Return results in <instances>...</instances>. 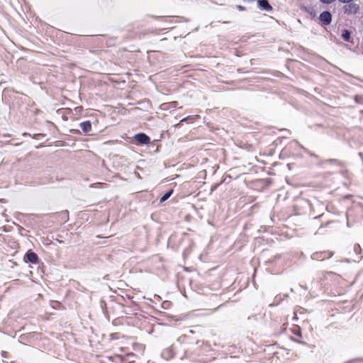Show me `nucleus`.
Listing matches in <instances>:
<instances>
[{"label": "nucleus", "instance_id": "nucleus-1", "mask_svg": "<svg viewBox=\"0 0 363 363\" xmlns=\"http://www.w3.org/2000/svg\"><path fill=\"white\" fill-rule=\"evenodd\" d=\"M342 11L345 15H355L359 13L360 7L358 4L352 1L350 3L345 4L342 7Z\"/></svg>", "mask_w": 363, "mask_h": 363}, {"label": "nucleus", "instance_id": "nucleus-2", "mask_svg": "<svg viewBox=\"0 0 363 363\" xmlns=\"http://www.w3.org/2000/svg\"><path fill=\"white\" fill-rule=\"evenodd\" d=\"M320 23L322 26H328L331 23L333 16L330 11H324L321 12L318 16Z\"/></svg>", "mask_w": 363, "mask_h": 363}, {"label": "nucleus", "instance_id": "nucleus-3", "mask_svg": "<svg viewBox=\"0 0 363 363\" xmlns=\"http://www.w3.org/2000/svg\"><path fill=\"white\" fill-rule=\"evenodd\" d=\"M23 259L26 262H30L32 264H37L39 261L38 255L31 250H28L26 253Z\"/></svg>", "mask_w": 363, "mask_h": 363}, {"label": "nucleus", "instance_id": "nucleus-4", "mask_svg": "<svg viewBox=\"0 0 363 363\" xmlns=\"http://www.w3.org/2000/svg\"><path fill=\"white\" fill-rule=\"evenodd\" d=\"M133 138L140 145H147L150 142V137L144 133H139L135 134Z\"/></svg>", "mask_w": 363, "mask_h": 363}, {"label": "nucleus", "instance_id": "nucleus-5", "mask_svg": "<svg viewBox=\"0 0 363 363\" xmlns=\"http://www.w3.org/2000/svg\"><path fill=\"white\" fill-rule=\"evenodd\" d=\"M332 253L327 251L316 252L312 254L311 258L314 260L322 261L332 256Z\"/></svg>", "mask_w": 363, "mask_h": 363}, {"label": "nucleus", "instance_id": "nucleus-6", "mask_svg": "<svg viewBox=\"0 0 363 363\" xmlns=\"http://www.w3.org/2000/svg\"><path fill=\"white\" fill-rule=\"evenodd\" d=\"M258 7L260 10L271 12L273 10V7L269 3L268 0H257Z\"/></svg>", "mask_w": 363, "mask_h": 363}, {"label": "nucleus", "instance_id": "nucleus-7", "mask_svg": "<svg viewBox=\"0 0 363 363\" xmlns=\"http://www.w3.org/2000/svg\"><path fill=\"white\" fill-rule=\"evenodd\" d=\"M79 127L84 133H88L91 130V123L90 121H85L79 123Z\"/></svg>", "mask_w": 363, "mask_h": 363}, {"label": "nucleus", "instance_id": "nucleus-8", "mask_svg": "<svg viewBox=\"0 0 363 363\" xmlns=\"http://www.w3.org/2000/svg\"><path fill=\"white\" fill-rule=\"evenodd\" d=\"M174 356L172 348H168L164 350L162 353L161 354V357L166 360H168L171 358H172Z\"/></svg>", "mask_w": 363, "mask_h": 363}, {"label": "nucleus", "instance_id": "nucleus-9", "mask_svg": "<svg viewBox=\"0 0 363 363\" xmlns=\"http://www.w3.org/2000/svg\"><path fill=\"white\" fill-rule=\"evenodd\" d=\"M174 189H169L161 197H160V203L164 202L167 201L173 194Z\"/></svg>", "mask_w": 363, "mask_h": 363}, {"label": "nucleus", "instance_id": "nucleus-10", "mask_svg": "<svg viewBox=\"0 0 363 363\" xmlns=\"http://www.w3.org/2000/svg\"><path fill=\"white\" fill-rule=\"evenodd\" d=\"M342 38L345 42L351 41V32L349 30L345 29L342 33Z\"/></svg>", "mask_w": 363, "mask_h": 363}, {"label": "nucleus", "instance_id": "nucleus-11", "mask_svg": "<svg viewBox=\"0 0 363 363\" xmlns=\"http://www.w3.org/2000/svg\"><path fill=\"white\" fill-rule=\"evenodd\" d=\"M177 104V101H173L170 104L163 103V104H160V110H167L169 107L175 108Z\"/></svg>", "mask_w": 363, "mask_h": 363}, {"label": "nucleus", "instance_id": "nucleus-12", "mask_svg": "<svg viewBox=\"0 0 363 363\" xmlns=\"http://www.w3.org/2000/svg\"><path fill=\"white\" fill-rule=\"evenodd\" d=\"M322 164H330L337 166H341L342 162L336 159H328L322 162Z\"/></svg>", "mask_w": 363, "mask_h": 363}, {"label": "nucleus", "instance_id": "nucleus-13", "mask_svg": "<svg viewBox=\"0 0 363 363\" xmlns=\"http://www.w3.org/2000/svg\"><path fill=\"white\" fill-rule=\"evenodd\" d=\"M302 149L304 150L305 152L307 153L308 155H309L311 157H315V158H318V156L317 155H315V153L313 152H311V151H309L308 150L301 147Z\"/></svg>", "mask_w": 363, "mask_h": 363}, {"label": "nucleus", "instance_id": "nucleus-14", "mask_svg": "<svg viewBox=\"0 0 363 363\" xmlns=\"http://www.w3.org/2000/svg\"><path fill=\"white\" fill-rule=\"evenodd\" d=\"M171 303L169 301H164L162 304H161V307L164 308V309H167L169 307Z\"/></svg>", "mask_w": 363, "mask_h": 363}, {"label": "nucleus", "instance_id": "nucleus-15", "mask_svg": "<svg viewBox=\"0 0 363 363\" xmlns=\"http://www.w3.org/2000/svg\"><path fill=\"white\" fill-rule=\"evenodd\" d=\"M294 334L298 337H301V332L300 328H297L296 329L294 330Z\"/></svg>", "mask_w": 363, "mask_h": 363}, {"label": "nucleus", "instance_id": "nucleus-16", "mask_svg": "<svg viewBox=\"0 0 363 363\" xmlns=\"http://www.w3.org/2000/svg\"><path fill=\"white\" fill-rule=\"evenodd\" d=\"M321 3L325 4H330L335 1V0H319Z\"/></svg>", "mask_w": 363, "mask_h": 363}, {"label": "nucleus", "instance_id": "nucleus-17", "mask_svg": "<svg viewBox=\"0 0 363 363\" xmlns=\"http://www.w3.org/2000/svg\"><path fill=\"white\" fill-rule=\"evenodd\" d=\"M354 252H357V253L359 251H360V250H361V247H360L359 245H358V244H355V245H354Z\"/></svg>", "mask_w": 363, "mask_h": 363}, {"label": "nucleus", "instance_id": "nucleus-18", "mask_svg": "<svg viewBox=\"0 0 363 363\" xmlns=\"http://www.w3.org/2000/svg\"><path fill=\"white\" fill-rule=\"evenodd\" d=\"M236 9L240 11H243L246 10V8L245 6H242L241 5H237Z\"/></svg>", "mask_w": 363, "mask_h": 363}, {"label": "nucleus", "instance_id": "nucleus-19", "mask_svg": "<svg viewBox=\"0 0 363 363\" xmlns=\"http://www.w3.org/2000/svg\"><path fill=\"white\" fill-rule=\"evenodd\" d=\"M190 252V250L189 249H186L184 252H183V255L184 257H185L187 255H189Z\"/></svg>", "mask_w": 363, "mask_h": 363}, {"label": "nucleus", "instance_id": "nucleus-20", "mask_svg": "<svg viewBox=\"0 0 363 363\" xmlns=\"http://www.w3.org/2000/svg\"><path fill=\"white\" fill-rule=\"evenodd\" d=\"M338 1L342 3L347 4V3H350V2L353 1L354 0H338Z\"/></svg>", "mask_w": 363, "mask_h": 363}, {"label": "nucleus", "instance_id": "nucleus-21", "mask_svg": "<svg viewBox=\"0 0 363 363\" xmlns=\"http://www.w3.org/2000/svg\"><path fill=\"white\" fill-rule=\"evenodd\" d=\"M189 118H191V116H188V117L184 118H182L180 121H181V122H183V121H186V120H187V119H189Z\"/></svg>", "mask_w": 363, "mask_h": 363}, {"label": "nucleus", "instance_id": "nucleus-22", "mask_svg": "<svg viewBox=\"0 0 363 363\" xmlns=\"http://www.w3.org/2000/svg\"><path fill=\"white\" fill-rule=\"evenodd\" d=\"M355 101L357 102V103H359V97L357 96H355Z\"/></svg>", "mask_w": 363, "mask_h": 363}, {"label": "nucleus", "instance_id": "nucleus-23", "mask_svg": "<svg viewBox=\"0 0 363 363\" xmlns=\"http://www.w3.org/2000/svg\"><path fill=\"white\" fill-rule=\"evenodd\" d=\"M165 18H166V17H165V16H160V21L164 20V19H165Z\"/></svg>", "mask_w": 363, "mask_h": 363}, {"label": "nucleus", "instance_id": "nucleus-24", "mask_svg": "<svg viewBox=\"0 0 363 363\" xmlns=\"http://www.w3.org/2000/svg\"><path fill=\"white\" fill-rule=\"evenodd\" d=\"M296 315H297V311H296L294 312V318H296Z\"/></svg>", "mask_w": 363, "mask_h": 363}, {"label": "nucleus", "instance_id": "nucleus-25", "mask_svg": "<svg viewBox=\"0 0 363 363\" xmlns=\"http://www.w3.org/2000/svg\"><path fill=\"white\" fill-rule=\"evenodd\" d=\"M71 132L75 133V132H79V130H71Z\"/></svg>", "mask_w": 363, "mask_h": 363}, {"label": "nucleus", "instance_id": "nucleus-26", "mask_svg": "<svg viewBox=\"0 0 363 363\" xmlns=\"http://www.w3.org/2000/svg\"><path fill=\"white\" fill-rule=\"evenodd\" d=\"M160 317H161L162 315H163V313H162L161 311L160 312Z\"/></svg>", "mask_w": 363, "mask_h": 363}, {"label": "nucleus", "instance_id": "nucleus-27", "mask_svg": "<svg viewBox=\"0 0 363 363\" xmlns=\"http://www.w3.org/2000/svg\"><path fill=\"white\" fill-rule=\"evenodd\" d=\"M159 150V145H157V150Z\"/></svg>", "mask_w": 363, "mask_h": 363}, {"label": "nucleus", "instance_id": "nucleus-28", "mask_svg": "<svg viewBox=\"0 0 363 363\" xmlns=\"http://www.w3.org/2000/svg\"><path fill=\"white\" fill-rule=\"evenodd\" d=\"M160 93H162V89L160 88Z\"/></svg>", "mask_w": 363, "mask_h": 363}]
</instances>
